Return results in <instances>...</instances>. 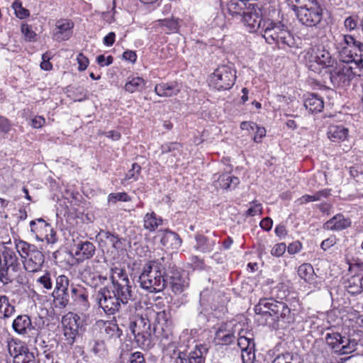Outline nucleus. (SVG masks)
<instances>
[{
	"instance_id": "1",
	"label": "nucleus",
	"mask_w": 363,
	"mask_h": 363,
	"mask_svg": "<svg viewBox=\"0 0 363 363\" xmlns=\"http://www.w3.org/2000/svg\"><path fill=\"white\" fill-rule=\"evenodd\" d=\"M256 320L261 325L274 328H285L294 321V315L286 303L274 298L260 299L255 306Z\"/></svg>"
},
{
	"instance_id": "2",
	"label": "nucleus",
	"mask_w": 363,
	"mask_h": 363,
	"mask_svg": "<svg viewBox=\"0 0 363 363\" xmlns=\"http://www.w3.org/2000/svg\"><path fill=\"white\" fill-rule=\"evenodd\" d=\"M161 265V262L151 261L143 266L138 279L143 289L150 293H157L165 288L164 272L162 271Z\"/></svg>"
},
{
	"instance_id": "3",
	"label": "nucleus",
	"mask_w": 363,
	"mask_h": 363,
	"mask_svg": "<svg viewBox=\"0 0 363 363\" xmlns=\"http://www.w3.org/2000/svg\"><path fill=\"white\" fill-rule=\"evenodd\" d=\"M96 304L105 313L113 315L119 311L121 305L127 304L134 297L126 296L123 298L121 294L118 295L116 289H110L107 286L100 288L94 295Z\"/></svg>"
},
{
	"instance_id": "4",
	"label": "nucleus",
	"mask_w": 363,
	"mask_h": 363,
	"mask_svg": "<svg viewBox=\"0 0 363 363\" xmlns=\"http://www.w3.org/2000/svg\"><path fill=\"white\" fill-rule=\"evenodd\" d=\"M16 248L22 258H24L23 265L28 272H37L42 268L44 262V255L34 245L19 240L16 243Z\"/></svg>"
},
{
	"instance_id": "5",
	"label": "nucleus",
	"mask_w": 363,
	"mask_h": 363,
	"mask_svg": "<svg viewBox=\"0 0 363 363\" xmlns=\"http://www.w3.org/2000/svg\"><path fill=\"white\" fill-rule=\"evenodd\" d=\"M264 31L262 36L269 44H282L289 47L294 45V38L291 34L280 23H275L270 21L263 22Z\"/></svg>"
},
{
	"instance_id": "6",
	"label": "nucleus",
	"mask_w": 363,
	"mask_h": 363,
	"mask_svg": "<svg viewBox=\"0 0 363 363\" xmlns=\"http://www.w3.org/2000/svg\"><path fill=\"white\" fill-rule=\"evenodd\" d=\"M341 38L342 48L340 52V60L351 65H358L362 60L363 43L351 35H343Z\"/></svg>"
},
{
	"instance_id": "7",
	"label": "nucleus",
	"mask_w": 363,
	"mask_h": 363,
	"mask_svg": "<svg viewBox=\"0 0 363 363\" xmlns=\"http://www.w3.org/2000/svg\"><path fill=\"white\" fill-rule=\"evenodd\" d=\"M151 324L152 321L147 317V311L145 315L130 323L129 328L138 344L143 348H148L151 345Z\"/></svg>"
},
{
	"instance_id": "8",
	"label": "nucleus",
	"mask_w": 363,
	"mask_h": 363,
	"mask_svg": "<svg viewBox=\"0 0 363 363\" xmlns=\"http://www.w3.org/2000/svg\"><path fill=\"white\" fill-rule=\"evenodd\" d=\"M236 79L235 70L230 65L219 66L210 77V84L218 90L230 89Z\"/></svg>"
},
{
	"instance_id": "9",
	"label": "nucleus",
	"mask_w": 363,
	"mask_h": 363,
	"mask_svg": "<svg viewBox=\"0 0 363 363\" xmlns=\"http://www.w3.org/2000/svg\"><path fill=\"white\" fill-rule=\"evenodd\" d=\"M325 341L335 352L340 354H350L357 350V342L342 336L338 333H327Z\"/></svg>"
},
{
	"instance_id": "10",
	"label": "nucleus",
	"mask_w": 363,
	"mask_h": 363,
	"mask_svg": "<svg viewBox=\"0 0 363 363\" xmlns=\"http://www.w3.org/2000/svg\"><path fill=\"white\" fill-rule=\"evenodd\" d=\"M304 57L307 61L308 68L313 70L315 64L322 66L323 68H328L329 70L334 67L336 64V60L330 52L325 49H309L305 53Z\"/></svg>"
},
{
	"instance_id": "11",
	"label": "nucleus",
	"mask_w": 363,
	"mask_h": 363,
	"mask_svg": "<svg viewBox=\"0 0 363 363\" xmlns=\"http://www.w3.org/2000/svg\"><path fill=\"white\" fill-rule=\"evenodd\" d=\"M296 14L302 24L306 26H315L322 20L323 9L318 1L315 0L307 7L298 9Z\"/></svg>"
},
{
	"instance_id": "12",
	"label": "nucleus",
	"mask_w": 363,
	"mask_h": 363,
	"mask_svg": "<svg viewBox=\"0 0 363 363\" xmlns=\"http://www.w3.org/2000/svg\"><path fill=\"white\" fill-rule=\"evenodd\" d=\"M111 280L113 289H116L117 294L125 298L127 296L134 297L130 281L124 269L116 267L112 269Z\"/></svg>"
},
{
	"instance_id": "13",
	"label": "nucleus",
	"mask_w": 363,
	"mask_h": 363,
	"mask_svg": "<svg viewBox=\"0 0 363 363\" xmlns=\"http://www.w3.org/2000/svg\"><path fill=\"white\" fill-rule=\"evenodd\" d=\"M354 69L353 65L349 63L339 68H331L329 70V77L332 84L335 86L349 85L353 77L360 74Z\"/></svg>"
},
{
	"instance_id": "14",
	"label": "nucleus",
	"mask_w": 363,
	"mask_h": 363,
	"mask_svg": "<svg viewBox=\"0 0 363 363\" xmlns=\"http://www.w3.org/2000/svg\"><path fill=\"white\" fill-rule=\"evenodd\" d=\"M242 20L246 26L250 28V32H256L263 28L261 9L255 6L251 5L242 12Z\"/></svg>"
},
{
	"instance_id": "15",
	"label": "nucleus",
	"mask_w": 363,
	"mask_h": 363,
	"mask_svg": "<svg viewBox=\"0 0 363 363\" xmlns=\"http://www.w3.org/2000/svg\"><path fill=\"white\" fill-rule=\"evenodd\" d=\"M164 284H165V288L169 286L174 294H181L188 284L181 272L175 269L164 272Z\"/></svg>"
},
{
	"instance_id": "16",
	"label": "nucleus",
	"mask_w": 363,
	"mask_h": 363,
	"mask_svg": "<svg viewBox=\"0 0 363 363\" xmlns=\"http://www.w3.org/2000/svg\"><path fill=\"white\" fill-rule=\"evenodd\" d=\"M79 318L72 313L63 317L62 323L64 328V335L69 345H73L76 337L79 335Z\"/></svg>"
},
{
	"instance_id": "17",
	"label": "nucleus",
	"mask_w": 363,
	"mask_h": 363,
	"mask_svg": "<svg viewBox=\"0 0 363 363\" xmlns=\"http://www.w3.org/2000/svg\"><path fill=\"white\" fill-rule=\"evenodd\" d=\"M146 311L147 317H148L149 320L152 321V324H153V330L155 332L160 329L164 332L165 329L168 328L170 325V313L168 311L164 310L156 312L152 308H147Z\"/></svg>"
},
{
	"instance_id": "18",
	"label": "nucleus",
	"mask_w": 363,
	"mask_h": 363,
	"mask_svg": "<svg viewBox=\"0 0 363 363\" xmlns=\"http://www.w3.org/2000/svg\"><path fill=\"white\" fill-rule=\"evenodd\" d=\"M238 345L242 351V359L244 363L252 362L255 357V342L250 337H246L239 333L238 339Z\"/></svg>"
},
{
	"instance_id": "19",
	"label": "nucleus",
	"mask_w": 363,
	"mask_h": 363,
	"mask_svg": "<svg viewBox=\"0 0 363 363\" xmlns=\"http://www.w3.org/2000/svg\"><path fill=\"white\" fill-rule=\"evenodd\" d=\"M13 363H38L33 352L21 343H14Z\"/></svg>"
},
{
	"instance_id": "20",
	"label": "nucleus",
	"mask_w": 363,
	"mask_h": 363,
	"mask_svg": "<svg viewBox=\"0 0 363 363\" xmlns=\"http://www.w3.org/2000/svg\"><path fill=\"white\" fill-rule=\"evenodd\" d=\"M12 328L19 335L28 334L34 329L31 320L27 315H18L13 321Z\"/></svg>"
},
{
	"instance_id": "21",
	"label": "nucleus",
	"mask_w": 363,
	"mask_h": 363,
	"mask_svg": "<svg viewBox=\"0 0 363 363\" xmlns=\"http://www.w3.org/2000/svg\"><path fill=\"white\" fill-rule=\"evenodd\" d=\"M76 252L75 255L77 257V260L84 261L91 258L96 251L94 245L89 241H80L75 245Z\"/></svg>"
},
{
	"instance_id": "22",
	"label": "nucleus",
	"mask_w": 363,
	"mask_h": 363,
	"mask_svg": "<svg viewBox=\"0 0 363 363\" xmlns=\"http://www.w3.org/2000/svg\"><path fill=\"white\" fill-rule=\"evenodd\" d=\"M1 256V265L10 267L12 271H18L20 269L18 258L12 249L4 247Z\"/></svg>"
},
{
	"instance_id": "23",
	"label": "nucleus",
	"mask_w": 363,
	"mask_h": 363,
	"mask_svg": "<svg viewBox=\"0 0 363 363\" xmlns=\"http://www.w3.org/2000/svg\"><path fill=\"white\" fill-rule=\"evenodd\" d=\"M345 287L348 293L354 295L363 291V274L350 277L345 281Z\"/></svg>"
},
{
	"instance_id": "24",
	"label": "nucleus",
	"mask_w": 363,
	"mask_h": 363,
	"mask_svg": "<svg viewBox=\"0 0 363 363\" xmlns=\"http://www.w3.org/2000/svg\"><path fill=\"white\" fill-rule=\"evenodd\" d=\"M160 242L167 249L177 250L181 246L182 239L176 233L169 230H165Z\"/></svg>"
},
{
	"instance_id": "25",
	"label": "nucleus",
	"mask_w": 363,
	"mask_h": 363,
	"mask_svg": "<svg viewBox=\"0 0 363 363\" xmlns=\"http://www.w3.org/2000/svg\"><path fill=\"white\" fill-rule=\"evenodd\" d=\"M180 91L176 82L161 83L155 87V93L160 96L170 97L177 95Z\"/></svg>"
},
{
	"instance_id": "26",
	"label": "nucleus",
	"mask_w": 363,
	"mask_h": 363,
	"mask_svg": "<svg viewBox=\"0 0 363 363\" xmlns=\"http://www.w3.org/2000/svg\"><path fill=\"white\" fill-rule=\"evenodd\" d=\"M350 224L351 222L349 219L345 218L341 214H337L328 220L324 227L328 230H342L349 227Z\"/></svg>"
},
{
	"instance_id": "27",
	"label": "nucleus",
	"mask_w": 363,
	"mask_h": 363,
	"mask_svg": "<svg viewBox=\"0 0 363 363\" xmlns=\"http://www.w3.org/2000/svg\"><path fill=\"white\" fill-rule=\"evenodd\" d=\"M74 23L69 20L59 21L56 23V27L59 30L55 33V36L58 40H66L71 36V30Z\"/></svg>"
},
{
	"instance_id": "28",
	"label": "nucleus",
	"mask_w": 363,
	"mask_h": 363,
	"mask_svg": "<svg viewBox=\"0 0 363 363\" xmlns=\"http://www.w3.org/2000/svg\"><path fill=\"white\" fill-rule=\"evenodd\" d=\"M208 348L205 344H199L189 353V363H205Z\"/></svg>"
},
{
	"instance_id": "29",
	"label": "nucleus",
	"mask_w": 363,
	"mask_h": 363,
	"mask_svg": "<svg viewBox=\"0 0 363 363\" xmlns=\"http://www.w3.org/2000/svg\"><path fill=\"white\" fill-rule=\"evenodd\" d=\"M31 232L37 236H47V233L52 232L51 225L43 218L31 220L30 223Z\"/></svg>"
},
{
	"instance_id": "30",
	"label": "nucleus",
	"mask_w": 363,
	"mask_h": 363,
	"mask_svg": "<svg viewBox=\"0 0 363 363\" xmlns=\"http://www.w3.org/2000/svg\"><path fill=\"white\" fill-rule=\"evenodd\" d=\"M348 133V130L342 125H330L328 128V138L334 142L339 143L342 140H344Z\"/></svg>"
},
{
	"instance_id": "31",
	"label": "nucleus",
	"mask_w": 363,
	"mask_h": 363,
	"mask_svg": "<svg viewBox=\"0 0 363 363\" xmlns=\"http://www.w3.org/2000/svg\"><path fill=\"white\" fill-rule=\"evenodd\" d=\"M304 106L311 113H318L323 110L324 103L322 98L317 94H311L305 99Z\"/></svg>"
},
{
	"instance_id": "32",
	"label": "nucleus",
	"mask_w": 363,
	"mask_h": 363,
	"mask_svg": "<svg viewBox=\"0 0 363 363\" xmlns=\"http://www.w3.org/2000/svg\"><path fill=\"white\" fill-rule=\"evenodd\" d=\"M52 296L56 307L60 308H65L70 301V286L64 290L52 292Z\"/></svg>"
},
{
	"instance_id": "33",
	"label": "nucleus",
	"mask_w": 363,
	"mask_h": 363,
	"mask_svg": "<svg viewBox=\"0 0 363 363\" xmlns=\"http://www.w3.org/2000/svg\"><path fill=\"white\" fill-rule=\"evenodd\" d=\"M239 182L240 180L238 177L231 176L228 173L220 175L218 179L219 186L223 189H235Z\"/></svg>"
},
{
	"instance_id": "34",
	"label": "nucleus",
	"mask_w": 363,
	"mask_h": 363,
	"mask_svg": "<svg viewBox=\"0 0 363 363\" xmlns=\"http://www.w3.org/2000/svg\"><path fill=\"white\" fill-rule=\"evenodd\" d=\"M14 313L15 307L9 303V298L5 295L0 296V318H10Z\"/></svg>"
},
{
	"instance_id": "35",
	"label": "nucleus",
	"mask_w": 363,
	"mask_h": 363,
	"mask_svg": "<svg viewBox=\"0 0 363 363\" xmlns=\"http://www.w3.org/2000/svg\"><path fill=\"white\" fill-rule=\"evenodd\" d=\"M145 80L141 77H128L125 84V90L130 93L140 91L145 88Z\"/></svg>"
},
{
	"instance_id": "36",
	"label": "nucleus",
	"mask_w": 363,
	"mask_h": 363,
	"mask_svg": "<svg viewBox=\"0 0 363 363\" xmlns=\"http://www.w3.org/2000/svg\"><path fill=\"white\" fill-rule=\"evenodd\" d=\"M298 276L305 281L311 284L315 279V274L311 264H303L298 269Z\"/></svg>"
},
{
	"instance_id": "37",
	"label": "nucleus",
	"mask_w": 363,
	"mask_h": 363,
	"mask_svg": "<svg viewBox=\"0 0 363 363\" xmlns=\"http://www.w3.org/2000/svg\"><path fill=\"white\" fill-rule=\"evenodd\" d=\"M18 272L12 271L10 267L1 265V262H0V282L3 285L12 283Z\"/></svg>"
},
{
	"instance_id": "38",
	"label": "nucleus",
	"mask_w": 363,
	"mask_h": 363,
	"mask_svg": "<svg viewBox=\"0 0 363 363\" xmlns=\"http://www.w3.org/2000/svg\"><path fill=\"white\" fill-rule=\"evenodd\" d=\"M144 228L149 231H155L156 228L162 225V220L160 218H157L154 212L147 213L144 217Z\"/></svg>"
},
{
	"instance_id": "39",
	"label": "nucleus",
	"mask_w": 363,
	"mask_h": 363,
	"mask_svg": "<svg viewBox=\"0 0 363 363\" xmlns=\"http://www.w3.org/2000/svg\"><path fill=\"white\" fill-rule=\"evenodd\" d=\"M235 339V337L233 333H225V330L223 328H219L215 335V340L218 342V344L228 345L231 344Z\"/></svg>"
},
{
	"instance_id": "40",
	"label": "nucleus",
	"mask_w": 363,
	"mask_h": 363,
	"mask_svg": "<svg viewBox=\"0 0 363 363\" xmlns=\"http://www.w3.org/2000/svg\"><path fill=\"white\" fill-rule=\"evenodd\" d=\"M330 195V190L324 189L316 192L313 195H304L301 197L298 201L300 204H303L311 201H315L320 200L322 197H327Z\"/></svg>"
},
{
	"instance_id": "41",
	"label": "nucleus",
	"mask_w": 363,
	"mask_h": 363,
	"mask_svg": "<svg viewBox=\"0 0 363 363\" xmlns=\"http://www.w3.org/2000/svg\"><path fill=\"white\" fill-rule=\"evenodd\" d=\"M104 324L105 333L110 337H120L122 335V330L116 323L108 321Z\"/></svg>"
},
{
	"instance_id": "42",
	"label": "nucleus",
	"mask_w": 363,
	"mask_h": 363,
	"mask_svg": "<svg viewBox=\"0 0 363 363\" xmlns=\"http://www.w3.org/2000/svg\"><path fill=\"white\" fill-rule=\"evenodd\" d=\"M70 299L74 301H86L87 296L83 292V289L74 286V284L70 285Z\"/></svg>"
},
{
	"instance_id": "43",
	"label": "nucleus",
	"mask_w": 363,
	"mask_h": 363,
	"mask_svg": "<svg viewBox=\"0 0 363 363\" xmlns=\"http://www.w3.org/2000/svg\"><path fill=\"white\" fill-rule=\"evenodd\" d=\"M196 244L195 248L202 252L211 251L212 245L209 243L208 239L203 235L196 236Z\"/></svg>"
},
{
	"instance_id": "44",
	"label": "nucleus",
	"mask_w": 363,
	"mask_h": 363,
	"mask_svg": "<svg viewBox=\"0 0 363 363\" xmlns=\"http://www.w3.org/2000/svg\"><path fill=\"white\" fill-rule=\"evenodd\" d=\"M99 235L103 236L106 240H108L115 249H119L120 245L121 244V239L114 234H112L109 231L101 230L99 233Z\"/></svg>"
},
{
	"instance_id": "45",
	"label": "nucleus",
	"mask_w": 363,
	"mask_h": 363,
	"mask_svg": "<svg viewBox=\"0 0 363 363\" xmlns=\"http://www.w3.org/2000/svg\"><path fill=\"white\" fill-rule=\"evenodd\" d=\"M12 7L14 9L16 16L21 19L26 18L30 15L29 11L22 6V3L19 0H16L13 3Z\"/></svg>"
},
{
	"instance_id": "46",
	"label": "nucleus",
	"mask_w": 363,
	"mask_h": 363,
	"mask_svg": "<svg viewBox=\"0 0 363 363\" xmlns=\"http://www.w3.org/2000/svg\"><path fill=\"white\" fill-rule=\"evenodd\" d=\"M70 286L69 280L65 275H60L56 277L55 287L53 292L68 289Z\"/></svg>"
},
{
	"instance_id": "47",
	"label": "nucleus",
	"mask_w": 363,
	"mask_h": 363,
	"mask_svg": "<svg viewBox=\"0 0 363 363\" xmlns=\"http://www.w3.org/2000/svg\"><path fill=\"white\" fill-rule=\"evenodd\" d=\"M181 148V145L177 143H165L161 146V152L162 155L173 152V156L175 157L177 155L175 151L179 152Z\"/></svg>"
},
{
	"instance_id": "48",
	"label": "nucleus",
	"mask_w": 363,
	"mask_h": 363,
	"mask_svg": "<svg viewBox=\"0 0 363 363\" xmlns=\"http://www.w3.org/2000/svg\"><path fill=\"white\" fill-rule=\"evenodd\" d=\"M272 363H301L298 359L294 358L290 353H285L278 355Z\"/></svg>"
},
{
	"instance_id": "49",
	"label": "nucleus",
	"mask_w": 363,
	"mask_h": 363,
	"mask_svg": "<svg viewBox=\"0 0 363 363\" xmlns=\"http://www.w3.org/2000/svg\"><path fill=\"white\" fill-rule=\"evenodd\" d=\"M293 11L296 13L298 9L307 7L315 0H287Z\"/></svg>"
},
{
	"instance_id": "50",
	"label": "nucleus",
	"mask_w": 363,
	"mask_h": 363,
	"mask_svg": "<svg viewBox=\"0 0 363 363\" xmlns=\"http://www.w3.org/2000/svg\"><path fill=\"white\" fill-rule=\"evenodd\" d=\"M37 282L44 289L50 290L52 288V281L50 273H45L37 279Z\"/></svg>"
},
{
	"instance_id": "51",
	"label": "nucleus",
	"mask_w": 363,
	"mask_h": 363,
	"mask_svg": "<svg viewBox=\"0 0 363 363\" xmlns=\"http://www.w3.org/2000/svg\"><path fill=\"white\" fill-rule=\"evenodd\" d=\"M162 26L167 28L169 32H175L178 29V23L176 20L166 18L160 21Z\"/></svg>"
},
{
	"instance_id": "52",
	"label": "nucleus",
	"mask_w": 363,
	"mask_h": 363,
	"mask_svg": "<svg viewBox=\"0 0 363 363\" xmlns=\"http://www.w3.org/2000/svg\"><path fill=\"white\" fill-rule=\"evenodd\" d=\"M129 200V197L126 193H116L111 194L108 196L109 203H116L118 201H127Z\"/></svg>"
},
{
	"instance_id": "53",
	"label": "nucleus",
	"mask_w": 363,
	"mask_h": 363,
	"mask_svg": "<svg viewBox=\"0 0 363 363\" xmlns=\"http://www.w3.org/2000/svg\"><path fill=\"white\" fill-rule=\"evenodd\" d=\"M286 246L285 243H278L274 246L271 251V254L275 257L281 256L286 251Z\"/></svg>"
},
{
	"instance_id": "54",
	"label": "nucleus",
	"mask_w": 363,
	"mask_h": 363,
	"mask_svg": "<svg viewBox=\"0 0 363 363\" xmlns=\"http://www.w3.org/2000/svg\"><path fill=\"white\" fill-rule=\"evenodd\" d=\"M11 124L8 118L0 115V131L8 133L11 130Z\"/></svg>"
},
{
	"instance_id": "55",
	"label": "nucleus",
	"mask_w": 363,
	"mask_h": 363,
	"mask_svg": "<svg viewBox=\"0 0 363 363\" xmlns=\"http://www.w3.org/2000/svg\"><path fill=\"white\" fill-rule=\"evenodd\" d=\"M21 31L24 34L25 37L30 41L34 40L36 34L33 31L30 27L27 24H23L21 26Z\"/></svg>"
},
{
	"instance_id": "56",
	"label": "nucleus",
	"mask_w": 363,
	"mask_h": 363,
	"mask_svg": "<svg viewBox=\"0 0 363 363\" xmlns=\"http://www.w3.org/2000/svg\"><path fill=\"white\" fill-rule=\"evenodd\" d=\"M253 206L247 209L246 211V214L250 216H254L257 214H260L262 213V206L260 203L252 202Z\"/></svg>"
},
{
	"instance_id": "57",
	"label": "nucleus",
	"mask_w": 363,
	"mask_h": 363,
	"mask_svg": "<svg viewBox=\"0 0 363 363\" xmlns=\"http://www.w3.org/2000/svg\"><path fill=\"white\" fill-rule=\"evenodd\" d=\"M228 9L233 15H242V8L238 3L230 1L228 5Z\"/></svg>"
},
{
	"instance_id": "58",
	"label": "nucleus",
	"mask_w": 363,
	"mask_h": 363,
	"mask_svg": "<svg viewBox=\"0 0 363 363\" xmlns=\"http://www.w3.org/2000/svg\"><path fill=\"white\" fill-rule=\"evenodd\" d=\"M77 62L79 63V70H85L89 65V60L82 54H79L77 56Z\"/></svg>"
},
{
	"instance_id": "59",
	"label": "nucleus",
	"mask_w": 363,
	"mask_h": 363,
	"mask_svg": "<svg viewBox=\"0 0 363 363\" xmlns=\"http://www.w3.org/2000/svg\"><path fill=\"white\" fill-rule=\"evenodd\" d=\"M113 58L112 56H108L106 58L105 57V56L104 55H100L97 57L96 58V62H98L99 65H100L101 66H104V65H109L111 64H112L113 62Z\"/></svg>"
},
{
	"instance_id": "60",
	"label": "nucleus",
	"mask_w": 363,
	"mask_h": 363,
	"mask_svg": "<svg viewBox=\"0 0 363 363\" xmlns=\"http://www.w3.org/2000/svg\"><path fill=\"white\" fill-rule=\"evenodd\" d=\"M130 363H145V361L142 353L137 352L131 354Z\"/></svg>"
},
{
	"instance_id": "61",
	"label": "nucleus",
	"mask_w": 363,
	"mask_h": 363,
	"mask_svg": "<svg viewBox=\"0 0 363 363\" xmlns=\"http://www.w3.org/2000/svg\"><path fill=\"white\" fill-rule=\"evenodd\" d=\"M301 243L298 241L291 243L287 248L288 252L291 255L296 254L301 250Z\"/></svg>"
},
{
	"instance_id": "62",
	"label": "nucleus",
	"mask_w": 363,
	"mask_h": 363,
	"mask_svg": "<svg viewBox=\"0 0 363 363\" xmlns=\"http://www.w3.org/2000/svg\"><path fill=\"white\" fill-rule=\"evenodd\" d=\"M255 130H256V134L254 136L253 140L256 143H259V142H261V139L264 136H265L266 130H265L264 128L259 127L257 125V128H255Z\"/></svg>"
},
{
	"instance_id": "63",
	"label": "nucleus",
	"mask_w": 363,
	"mask_h": 363,
	"mask_svg": "<svg viewBox=\"0 0 363 363\" xmlns=\"http://www.w3.org/2000/svg\"><path fill=\"white\" fill-rule=\"evenodd\" d=\"M45 122V118L42 116H35L31 121V125L34 128H40L44 125Z\"/></svg>"
},
{
	"instance_id": "64",
	"label": "nucleus",
	"mask_w": 363,
	"mask_h": 363,
	"mask_svg": "<svg viewBox=\"0 0 363 363\" xmlns=\"http://www.w3.org/2000/svg\"><path fill=\"white\" fill-rule=\"evenodd\" d=\"M335 243V238L331 237L323 240L320 245V247L323 250H326L330 247L333 246Z\"/></svg>"
}]
</instances>
